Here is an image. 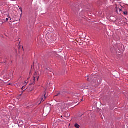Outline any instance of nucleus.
Wrapping results in <instances>:
<instances>
[{
	"instance_id": "obj_7",
	"label": "nucleus",
	"mask_w": 128,
	"mask_h": 128,
	"mask_svg": "<svg viewBox=\"0 0 128 128\" xmlns=\"http://www.w3.org/2000/svg\"><path fill=\"white\" fill-rule=\"evenodd\" d=\"M26 90H28V92H32V90H34V88H30V87H28Z\"/></svg>"
},
{
	"instance_id": "obj_19",
	"label": "nucleus",
	"mask_w": 128,
	"mask_h": 128,
	"mask_svg": "<svg viewBox=\"0 0 128 128\" xmlns=\"http://www.w3.org/2000/svg\"><path fill=\"white\" fill-rule=\"evenodd\" d=\"M61 118H62V116H61Z\"/></svg>"
},
{
	"instance_id": "obj_20",
	"label": "nucleus",
	"mask_w": 128,
	"mask_h": 128,
	"mask_svg": "<svg viewBox=\"0 0 128 128\" xmlns=\"http://www.w3.org/2000/svg\"><path fill=\"white\" fill-rule=\"evenodd\" d=\"M21 12H22V10H21Z\"/></svg>"
},
{
	"instance_id": "obj_14",
	"label": "nucleus",
	"mask_w": 128,
	"mask_h": 128,
	"mask_svg": "<svg viewBox=\"0 0 128 128\" xmlns=\"http://www.w3.org/2000/svg\"><path fill=\"white\" fill-rule=\"evenodd\" d=\"M120 46H121V48H122V44H120Z\"/></svg>"
},
{
	"instance_id": "obj_12",
	"label": "nucleus",
	"mask_w": 128,
	"mask_h": 128,
	"mask_svg": "<svg viewBox=\"0 0 128 128\" xmlns=\"http://www.w3.org/2000/svg\"><path fill=\"white\" fill-rule=\"evenodd\" d=\"M8 18H6V22H8Z\"/></svg>"
},
{
	"instance_id": "obj_17",
	"label": "nucleus",
	"mask_w": 128,
	"mask_h": 128,
	"mask_svg": "<svg viewBox=\"0 0 128 128\" xmlns=\"http://www.w3.org/2000/svg\"><path fill=\"white\" fill-rule=\"evenodd\" d=\"M124 50V48H122V50Z\"/></svg>"
},
{
	"instance_id": "obj_8",
	"label": "nucleus",
	"mask_w": 128,
	"mask_h": 128,
	"mask_svg": "<svg viewBox=\"0 0 128 128\" xmlns=\"http://www.w3.org/2000/svg\"><path fill=\"white\" fill-rule=\"evenodd\" d=\"M75 128H80V125H78V124H76L74 125Z\"/></svg>"
},
{
	"instance_id": "obj_6",
	"label": "nucleus",
	"mask_w": 128,
	"mask_h": 128,
	"mask_svg": "<svg viewBox=\"0 0 128 128\" xmlns=\"http://www.w3.org/2000/svg\"><path fill=\"white\" fill-rule=\"evenodd\" d=\"M46 38H48V40H50V38H52V34H47Z\"/></svg>"
},
{
	"instance_id": "obj_3",
	"label": "nucleus",
	"mask_w": 128,
	"mask_h": 128,
	"mask_svg": "<svg viewBox=\"0 0 128 128\" xmlns=\"http://www.w3.org/2000/svg\"><path fill=\"white\" fill-rule=\"evenodd\" d=\"M68 104H62V110H66V108H68Z\"/></svg>"
},
{
	"instance_id": "obj_13",
	"label": "nucleus",
	"mask_w": 128,
	"mask_h": 128,
	"mask_svg": "<svg viewBox=\"0 0 128 128\" xmlns=\"http://www.w3.org/2000/svg\"><path fill=\"white\" fill-rule=\"evenodd\" d=\"M50 70H48V68H46V72H49Z\"/></svg>"
},
{
	"instance_id": "obj_11",
	"label": "nucleus",
	"mask_w": 128,
	"mask_h": 128,
	"mask_svg": "<svg viewBox=\"0 0 128 128\" xmlns=\"http://www.w3.org/2000/svg\"><path fill=\"white\" fill-rule=\"evenodd\" d=\"M24 88H24V86H23V87L22 88V90H24Z\"/></svg>"
},
{
	"instance_id": "obj_5",
	"label": "nucleus",
	"mask_w": 128,
	"mask_h": 128,
	"mask_svg": "<svg viewBox=\"0 0 128 128\" xmlns=\"http://www.w3.org/2000/svg\"><path fill=\"white\" fill-rule=\"evenodd\" d=\"M57 106H58V109L59 110H62V104H58Z\"/></svg>"
},
{
	"instance_id": "obj_2",
	"label": "nucleus",
	"mask_w": 128,
	"mask_h": 128,
	"mask_svg": "<svg viewBox=\"0 0 128 128\" xmlns=\"http://www.w3.org/2000/svg\"><path fill=\"white\" fill-rule=\"evenodd\" d=\"M37 78V80H38V78L36 77V76H34V79L32 80V82L31 83H30V85L32 84H36V80Z\"/></svg>"
},
{
	"instance_id": "obj_4",
	"label": "nucleus",
	"mask_w": 128,
	"mask_h": 128,
	"mask_svg": "<svg viewBox=\"0 0 128 128\" xmlns=\"http://www.w3.org/2000/svg\"><path fill=\"white\" fill-rule=\"evenodd\" d=\"M46 94L44 95V97H42L41 98V101L40 102V104H38L40 105V104H42V102H44V100H46Z\"/></svg>"
},
{
	"instance_id": "obj_16",
	"label": "nucleus",
	"mask_w": 128,
	"mask_h": 128,
	"mask_svg": "<svg viewBox=\"0 0 128 128\" xmlns=\"http://www.w3.org/2000/svg\"><path fill=\"white\" fill-rule=\"evenodd\" d=\"M120 12H122V9H120Z\"/></svg>"
},
{
	"instance_id": "obj_1",
	"label": "nucleus",
	"mask_w": 128,
	"mask_h": 128,
	"mask_svg": "<svg viewBox=\"0 0 128 128\" xmlns=\"http://www.w3.org/2000/svg\"><path fill=\"white\" fill-rule=\"evenodd\" d=\"M88 82H90L92 84H96V86H98V84H100V80H98V78H96V76H91L90 78H88Z\"/></svg>"
},
{
	"instance_id": "obj_10",
	"label": "nucleus",
	"mask_w": 128,
	"mask_h": 128,
	"mask_svg": "<svg viewBox=\"0 0 128 128\" xmlns=\"http://www.w3.org/2000/svg\"><path fill=\"white\" fill-rule=\"evenodd\" d=\"M124 16H128V12H124Z\"/></svg>"
},
{
	"instance_id": "obj_18",
	"label": "nucleus",
	"mask_w": 128,
	"mask_h": 128,
	"mask_svg": "<svg viewBox=\"0 0 128 128\" xmlns=\"http://www.w3.org/2000/svg\"><path fill=\"white\" fill-rule=\"evenodd\" d=\"M82 100H83L82 99V100H81V102H82Z\"/></svg>"
},
{
	"instance_id": "obj_15",
	"label": "nucleus",
	"mask_w": 128,
	"mask_h": 128,
	"mask_svg": "<svg viewBox=\"0 0 128 128\" xmlns=\"http://www.w3.org/2000/svg\"><path fill=\"white\" fill-rule=\"evenodd\" d=\"M77 10H78V6H77Z\"/></svg>"
},
{
	"instance_id": "obj_9",
	"label": "nucleus",
	"mask_w": 128,
	"mask_h": 128,
	"mask_svg": "<svg viewBox=\"0 0 128 128\" xmlns=\"http://www.w3.org/2000/svg\"><path fill=\"white\" fill-rule=\"evenodd\" d=\"M60 94H61V96H64V94H62V93L61 92L59 94H58L56 96H60Z\"/></svg>"
}]
</instances>
